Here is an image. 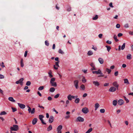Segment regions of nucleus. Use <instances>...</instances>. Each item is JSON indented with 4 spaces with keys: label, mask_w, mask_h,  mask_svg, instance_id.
Segmentation results:
<instances>
[{
    "label": "nucleus",
    "mask_w": 133,
    "mask_h": 133,
    "mask_svg": "<svg viewBox=\"0 0 133 133\" xmlns=\"http://www.w3.org/2000/svg\"><path fill=\"white\" fill-rule=\"evenodd\" d=\"M55 78H52L50 81V85L52 86L55 87H56L57 86L56 83L55 82Z\"/></svg>",
    "instance_id": "obj_1"
},
{
    "label": "nucleus",
    "mask_w": 133,
    "mask_h": 133,
    "mask_svg": "<svg viewBox=\"0 0 133 133\" xmlns=\"http://www.w3.org/2000/svg\"><path fill=\"white\" fill-rule=\"evenodd\" d=\"M10 129L11 131H17L19 129L18 126L17 125H13L12 127H10Z\"/></svg>",
    "instance_id": "obj_2"
},
{
    "label": "nucleus",
    "mask_w": 133,
    "mask_h": 133,
    "mask_svg": "<svg viewBox=\"0 0 133 133\" xmlns=\"http://www.w3.org/2000/svg\"><path fill=\"white\" fill-rule=\"evenodd\" d=\"M27 107L28 108V111L29 113H30L31 114H34L35 113V108H32L31 109V108L29 106H28Z\"/></svg>",
    "instance_id": "obj_3"
},
{
    "label": "nucleus",
    "mask_w": 133,
    "mask_h": 133,
    "mask_svg": "<svg viewBox=\"0 0 133 133\" xmlns=\"http://www.w3.org/2000/svg\"><path fill=\"white\" fill-rule=\"evenodd\" d=\"M84 119L81 116L78 117L76 119V121L77 122H84Z\"/></svg>",
    "instance_id": "obj_4"
},
{
    "label": "nucleus",
    "mask_w": 133,
    "mask_h": 133,
    "mask_svg": "<svg viewBox=\"0 0 133 133\" xmlns=\"http://www.w3.org/2000/svg\"><path fill=\"white\" fill-rule=\"evenodd\" d=\"M82 111L84 114H87L89 112L88 109L86 107L83 108L82 110Z\"/></svg>",
    "instance_id": "obj_5"
},
{
    "label": "nucleus",
    "mask_w": 133,
    "mask_h": 133,
    "mask_svg": "<svg viewBox=\"0 0 133 133\" xmlns=\"http://www.w3.org/2000/svg\"><path fill=\"white\" fill-rule=\"evenodd\" d=\"M92 73L93 74H96L98 75L100 74L102 75L103 74V73L100 70V69H99L98 71H92Z\"/></svg>",
    "instance_id": "obj_6"
},
{
    "label": "nucleus",
    "mask_w": 133,
    "mask_h": 133,
    "mask_svg": "<svg viewBox=\"0 0 133 133\" xmlns=\"http://www.w3.org/2000/svg\"><path fill=\"white\" fill-rule=\"evenodd\" d=\"M24 80L23 78H21L18 81H17L16 82V84H18L20 83L21 85H23V81Z\"/></svg>",
    "instance_id": "obj_7"
},
{
    "label": "nucleus",
    "mask_w": 133,
    "mask_h": 133,
    "mask_svg": "<svg viewBox=\"0 0 133 133\" xmlns=\"http://www.w3.org/2000/svg\"><path fill=\"white\" fill-rule=\"evenodd\" d=\"M74 84L76 88L77 89L78 88V80H75L74 82Z\"/></svg>",
    "instance_id": "obj_8"
},
{
    "label": "nucleus",
    "mask_w": 133,
    "mask_h": 133,
    "mask_svg": "<svg viewBox=\"0 0 133 133\" xmlns=\"http://www.w3.org/2000/svg\"><path fill=\"white\" fill-rule=\"evenodd\" d=\"M112 85L114 87H116L117 89H118V88L119 87V85L118 84L117 82H114L113 83Z\"/></svg>",
    "instance_id": "obj_9"
},
{
    "label": "nucleus",
    "mask_w": 133,
    "mask_h": 133,
    "mask_svg": "<svg viewBox=\"0 0 133 133\" xmlns=\"http://www.w3.org/2000/svg\"><path fill=\"white\" fill-rule=\"evenodd\" d=\"M116 90V88L114 87H110L109 89V91L110 92H114Z\"/></svg>",
    "instance_id": "obj_10"
},
{
    "label": "nucleus",
    "mask_w": 133,
    "mask_h": 133,
    "mask_svg": "<svg viewBox=\"0 0 133 133\" xmlns=\"http://www.w3.org/2000/svg\"><path fill=\"white\" fill-rule=\"evenodd\" d=\"M117 103L119 105H122L123 104L124 101L122 99H120L118 101Z\"/></svg>",
    "instance_id": "obj_11"
},
{
    "label": "nucleus",
    "mask_w": 133,
    "mask_h": 133,
    "mask_svg": "<svg viewBox=\"0 0 133 133\" xmlns=\"http://www.w3.org/2000/svg\"><path fill=\"white\" fill-rule=\"evenodd\" d=\"M54 120V117L53 116H50L49 119V122L50 123H51Z\"/></svg>",
    "instance_id": "obj_12"
},
{
    "label": "nucleus",
    "mask_w": 133,
    "mask_h": 133,
    "mask_svg": "<svg viewBox=\"0 0 133 133\" xmlns=\"http://www.w3.org/2000/svg\"><path fill=\"white\" fill-rule=\"evenodd\" d=\"M18 104L19 107L21 109H23L25 108V106L24 104L20 103H18Z\"/></svg>",
    "instance_id": "obj_13"
},
{
    "label": "nucleus",
    "mask_w": 133,
    "mask_h": 133,
    "mask_svg": "<svg viewBox=\"0 0 133 133\" xmlns=\"http://www.w3.org/2000/svg\"><path fill=\"white\" fill-rule=\"evenodd\" d=\"M98 61L101 64H102L104 62V60L102 58L99 57L98 59Z\"/></svg>",
    "instance_id": "obj_14"
},
{
    "label": "nucleus",
    "mask_w": 133,
    "mask_h": 133,
    "mask_svg": "<svg viewBox=\"0 0 133 133\" xmlns=\"http://www.w3.org/2000/svg\"><path fill=\"white\" fill-rule=\"evenodd\" d=\"M37 119L36 118H34L32 121V124L33 125L35 124L37 122Z\"/></svg>",
    "instance_id": "obj_15"
},
{
    "label": "nucleus",
    "mask_w": 133,
    "mask_h": 133,
    "mask_svg": "<svg viewBox=\"0 0 133 133\" xmlns=\"http://www.w3.org/2000/svg\"><path fill=\"white\" fill-rule=\"evenodd\" d=\"M99 106L100 105L98 103L95 104V110H97Z\"/></svg>",
    "instance_id": "obj_16"
},
{
    "label": "nucleus",
    "mask_w": 133,
    "mask_h": 133,
    "mask_svg": "<svg viewBox=\"0 0 133 133\" xmlns=\"http://www.w3.org/2000/svg\"><path fill=\"white\" fill-rule=\"evenodd\" d=\"M93 83L95 85V86H98L100 85L99 83L97 81H93Z\"/></svg>",
    "instance_id": "obj_17"
},
{
    "label": "nucleus",
    "mask_w": 133,
    "mask_h": 133,
    "mask_svg": "<svg viewBox=\"0 0 133 133\" xmlns=\"http://www.w3.org/2000/svg\"><path fill=\"white\" fill-rule=\"evenodd\" d=\"M8 99L10 101L14 102H16L15 100H14L13 98L12 97H9L8 98Z\"/></svg>",
    "instance_id": "obj_18"
},
{
    "label": "nucleus",
    "mask_w": 133,
    "mask_h": 133,
    "mask_svg": "<svg viewBox=\"0 0 133 133\" xmlns=\"http://www.w3.org/2000/svg\"><path fill=\"white\" fill-rule=\"evenodd\" d=\"M124 83L125 84H129V81L127 79H124Z\"/></svg>",
    "instance_id": "obj_19"
},
{
    "label": "nucleus",
    "mask_w": 133,
    "mask_h": 133,
    "mask_svg": "<svg viewBox=\"0 0 133 133\" xmlns=\"http://www.w3.org/2000/svg\"><path fill=\"white\" fill-rule=\"evenodd\" d=\"M52 126L51 125H49V127L47 129V130L48 131H49L51 130H52Z\"/></svg>",
    "instance_id": "obj_20"
},
{
    "label": "nucleus",
    "mask_w": 133,
    "mask_h": 133,
    "mask_svg": "<svg viewBox=\"0 0 133 133\" xmlns=\"http://www.w3.org/2000/svg\"><path fill=\"white\" fill-rule=\"evenodd\" d=\"M93 54V52H92V51L91 50H90V51H89L88 52V53H87V55L88 56H91V55H92Z\"/></svg>",
    "instance_id": "obj_21"
},
{
    "label": "nucleus",
    "mask_w": 133,
    "mask_h": 133,
    "mask_svg": "<svg viewBox=\"0 0 133 133\" xmlns=\"http://www.w3.org/2000/svg\"><path fill=\"white\" fill-rule=\"evenodd\" d=\"M117 103V101L116 100H114L112 102V104L114 106H116Z\"/></svg>",
    "instance_id": "obj_22"
},
{
    "label": "nucleus",
    "mask_w": 133,
    "mask_h": 133,
    "mask_svg": "<svg viewBox=\"0 0 133 133\" xmlns=\"http://www.w3.org/2000/svg\"><path fill=\"white\" fill-rule=\"evenodd\" d=\"M6 114L7 113L5 111H2L0 113V115L1 116L6 115Z\"/></svg>",
    "instance_id": "obj_23"
},
{
    "label": "nucleus",
    "mask_w": 133,
    "mask_h": 133,
    "mask_svg": "<svg viewBox=\"0 0 133 133\" xmlns=\"http://www.w3.org/2000/svg\"><path fill=\"white\" fill-rule=\"evenodd\" d=\"M49 74V76L50 78H51L53 77V75L52 74V72L50 70L48 73Z\"/></svg>",
    "instance_id": "obj_24"
},
{
    "label": "nucleus",
    "mask_w": 133,
    "mask_h": 133,
    "mask_svg": "<svg viewBox=\"0 0 133 133\" xmlns=\"http://www.w3.org/2000/svg\"><path fill=\"white\" fill-rule=\"evenodd\" d=\"M55 90V89L54 88L52 87L50 89L49 91L51 92H53Z\"/></svg>",
    "instance_id": "obj_25"
},
{
    "label": "nucleus",
    "mask_w": 133,
    "mask_h": 133,
    "mask_svg": "<svg viewBox=\"0 0 133 133\" xmlns=\"http://www.w3.org/2000/svg\"><path fill=\"white\" fill-rule=\"evenodd\" d=\"M79 98H77L75 99V102L76 103H78L79 102Z\"/></svg>",
    "instance_id": "obj_26"
},
{
    "label": "nucleus",
    "mask_w": 133,
    "mask_h": 133,
    "mask_svg": "<svg viewBox=\"0 0 133 133\" xmlns=\"http://www.w3.org/2000/svg\"><path fill=\"white\" fill-rule=\"evenodd\" d=\"M127 58L128 59H131V55L130 54H128L127 56Z\"/></svg>",
    "instance_id": "obj_27"
},
{
    "label": "nucleus",
    "mask_w": 133,
    "mask_h": 133,
    "mask_svg": "<svg viewBox=\"0 0 133 133\" xmlns=\"http://www.w3.org/2000/svg\"><path fill=\"white\" fill-rule=\"evenodd\" d=\"M62 125H59L58 127L57 128V130H61L62 129Z\"/></svg>",
    "instance_id": "obj_28"
},
{
    "label": "nucleus",
    "mask_w": 133,
    "mask_h": 133,
    "mask_svg": "<svg viewBox=\"0 0 133 133\" xmlns=\"http://www.w3.org/2000/svg\"><path fill=\"white\" fill-rule=\"evenodd\" d=\"M92 128H91L89 129L86 132V133H89L92 131Z\"/></svg>",
    "instance_id": "obj_29"
},
{
    "label": "nucleus",
    "mask_w": 133,
    "mask_h": 133,
    "mask_svg": "<svg viewBox=\"0 0 133 133\" xmlns=\"http://www.w3.org/2000/svg\"><path fill=\"white\" fill-rule=\"evenodd\" d=\"M39 117L40 120L41 121L43 120V118L44 117V116L42 115H39Z\"/></svg>",
    "instance_id": "obj_30"
},
{
    "label": "nucleus",
    "mask_w": 133,
    "mask_h": 133,
    "mask_svg": "<svg viewBox=\"0 0 133 133\" xmlns=\"http://www.w3.org/2000/svg\"><path fill=\"white\" fill-rule=\"evenodd\" d=\"M106 71L108 72V74H110L111 71V69L108 68L106 69Z\"/></svg>",
    "instance_id": "obj_31"
},
{
    "label": "nucleus",
    "mask_w": 133,
    "mask_h": 133,
    "mask_svg": "<svg viewBox=\"0 0 133 133\" xmlns=\"http://www.w3.org/2000/svg\"><path fill=\"white\" fill-rule=\"evenodd\" d=\"M58 52L59 54H64V52L61 49H60L58 51Z\"/></svg>",
    "instance_id": "obj_32"
},
{
    "label": "nucleus",
    "mask_w": 133,
    "mask_h": 133,
    "mask_svg": "<svg viewBox=\"0 0 133 133\" xmlns=\"http://www.w3.org/2000/svg\"><path fill=\"white\" fill-rule=\"evenodd\" d=\"M67 98L68 100H72V98H71V95L69 94L67 97Z\"/></svg>",
    "instance_id": "obj_33"
},
{
    "label": "nucleus",
    "mask_w": 133,
    "mask_h": 133,
    "mask_svg": "<svg viewBox=\"0 0 133 133\" xmlns=\"http://www.w3.org/2000/svg\"><path fill=\"white\" fill-rule=\"evenodd\" d=\"M23 59H21V66L22 67H23L24 65L23 62Z\"/></svg>",
    "instance_id": "obj_34"
},
{
    "label": "nucleus",
    "mask_w": 133,
    "mask_h": 133,
    "mask_svg": "<svg viewBox=\"0 0 133 133\" xmlns=\"http://www.w3.org/2000/svg\"><path fill=\"white\" fill-rule=\"evenodd\" d=\"M114 38L115 41L117 42L118 41V40L117 39V36L115 35H114Z\"/></svg>",
    "instance_id": "obj_35"
},
{
    "label": "nucleus",
    "mask_w": 133,
    "mask_h": 133,
    "mask_svg": "<svg viewBox=\"0 0 133 133\" xmlns=\"http://www.w3.org/2000/svg\"><path fill=\"white\" fill-rule=\"evenodd\" d=\"M125 43H124L122 45V47L121 48V49L122 50H123L125 48Z\"/></svg>",
    "instance_id": "obj_36"
},
{
    "label": "nucleus",
    "mask_w": 133,
    "mask_h": 133,
    "mask_svg": "<svg viewBox=\"0 0 133 133\" xmlns=\"http://www.w3.org/2000/svg\"><path fill=\"white\" fill-rule=\"evenodd\" d=\"M98 18V16L97 15H95V16L92 18V19L93 20H96Z\"/></svg>",
    "instance_id": "obj_37"
},
{
    "label": "nucleus",
    "mask_w": 133,
    "mask_h": 133,
    "mask_svg": "<svg viewBox=\"0 0 133 133\" xmlns=\"http://www.w3.org/2000/svg\"><path fill=\"white\" fill-rule=\"evenodd\" d=\"M81 88L83 90H84L85 88V86L83 84H82L81 86Z\"/></svg>",
    "instance_id": "obj_38"
},
{
    "label": "nucleus",
    "mask_w": 133,
    "mask_h": 133,
    "mask_svg": "<svg viewBox=\"0 0 133 133\" xmlns=\"http://www.w3.org/2000/svg\"><path fill=\"white\" fill-rule=\"evenodd\" d=\"M100 111L101 113H103L105 112V110L104 109H101L100 110Z\"/></svg>",
    "instance_id": "obj_39"
},
{
    "label": "nucleus",
    "mask_w": 133,
    "mask_h": 133,
    "mask_svg": "<svg viewBox=\"0 0 133 133\" xmlns=\"http://www.w3.org/2000/svg\"><path fill=\"white\" fill-rule=\"evenodd\" d=\"M106 47L107 48V50L108 52H109L110 49H111V48L110 46H106Z\"/></svg>",
    "instance_id": "obj_40"
},
{
    "label": "nucleus",
    "mask_w": 133,
    "mask_h": 133,
    "mask_svg": "<svg viewBox=\"0 0 133 133\" xmlns=\"http://www.w3.org/2000/svg\"><path fill=\"white\" fill-rule=\"evenodd\" d=\"M31 83L30 81H27L26 83V85L27 86H29L30 85Z\"/></svg>",
    "instance_id": "obj_41"
},
{
    "label": "nucleus",
    "mask_w": 133,
    "mask_h": 133,
    "mask_svg": "<svg viewBox=\"0 0 133 133\" xmlns=\"http://www.w3.org/2000/svg\"><path fill=\"white\" fill-rule=\"evenodd\" d=\"M82 81L84 83H85L86 82V80L84 77L82 79Z\"/></svg>",
    "instance_id": "obj_42"
},
{
    "label": "nucleus",
    "mask_w": 133,
    "mask_h": 133,
    "mask_svg": "<svg viewBox=\"0 0 133 133\" xmlns=\"http://www.w3.org/2000/svg\"><path fill=\"white\" fill-rule=\"evenodd\" d=\"M59 62V61L56 62H55V65L57 67H59V65L58 64Z\"/></svg>",
    "instance_id": "obj_43"
},
{
    "label": "nucleus",
    "mask_w": 133,
    "mask_h": 133,
    "mask_svg": "<svg viewBox=\"0 0 133 133\" xmlns=\"http://www.w3.org/2000/svg\"><path fill=\"white\" fill-rule=\"evenodd\" d=\"M44 89V87L43 86L40 87L38 88V90H41Z\"/></svg>",
    "instance_id": "obj_44"
},
{
    "label": "nucleus",
    "mask_w": 133,
    "mask_h": 133,
    "mask_svg": "<svg viewBox=\"0 0 133 133\" xmlns=\"http://www.w3.org/2000/svg\"><path fill=\"white\" fill-rule=\"evenodd\" d=\"M45 45L47 46H48L49 45V43L48 41H46L45 42Z\"/></svg>",
    "instance_id": "obj_45"
},
{
    "label": "nucleus",
    "mask_w": 133,
    "mask_h": 133,
    "mask_svg": "<svg viewBox=\"0 0 133 133\" xmlns=\"http://www.w3.org/2000/svg\"><path fill=\"white\" fill-rule=\"evenodd\" d=\"M124 98L125 100L126 101L127 103H128L129 102V101L128 100V99L126 98L125 96H124Z\"/></svg>",
    "instance_id": "obj_46"
},
{
    "label": "nucleus",
    "mask_w": 133,
    "mask_h": 133,
    "mask_svg": "<svg viewBox=\"0 0 133 133\" xmlns=\"http://www.w3.org/2000/svg\"><path fill=\"white\" fill-rule=\"evenodd\" d=\"M59 94H57L56 95H55L54 96V98H58L59 96Z\"/></svg>",
    "instance_id": "obj_47"
},
{
    "label": "nucleus",
    "mask_w": 133,
    "mask_h": 133,
    "mask_svg": "<svg viewBox=\"0 0 133 133\" xmlns=\"http://www.w3.org/2000/svg\"><path fill=\"white\" fill-rule=\"evenodd\" d=\"M12 111L13 112H14L17 110V109L16 108L12 107Z\"/></svg>",
    "instance_id": "obj_48"
},
{
    "label": "nucleus",
    "mask_w": 133,
    "mask_h": 133,
    "mask_svg": "<svg viewBox=\"0 0 133 133\" xmlns=\"http://www.w3.org/2000/svg\"><path fill=\"white\" fill-rule=\"evenodd\" d=\"M92 46H93V47L92 48V49H94L95 51H96L97 50V49L96 47H94V45H92Z\"/></svg>",
    "instance_id": "obj_49"
},
{
    "label": "nucleus",
    "mask_w": 133,
    "mask_h": 133,
    "mask_svg": "<svg viewBox=\"0 0 133 133\" xmlns=\"http://www.w3.org/2000/svg\"><path fill=\"white\" fill-rule=\"evenodd\" d=\"M118 71H116L114 73V75L115 76H116L118 75Z\"/></svg>",
    "instance_id": "obj_50"
},
{
    "label": "nucleus",
    "mask_w": 133,
    "mask_h": 133,
    "mask_svg": "<svg viewBox=\"0 0 133 133\" xmlns=\"http://www.w3.org/2000/svg\"><path fill=\"white\" fill-rule=\"evenodd\" d=\"M78 96H73L71 95V98H72V99H75V98H76Z\"/></svg>",
    "instance_id": "obj_51"
},
{
    "label": "nucleus",
    "mask_w": 133,
    "mask_h": 133,
    "mask_svg": "<svg viewBox=\"0 0 133 133\" xmlns=\"http://www.w3.org/2000/svg\"><path fill=\"white\" fill-rule=\"evenodd\" d=\"M52 110L53 111L55 112L56 114H58V112L54 108H53L52 109Z\"/></svg>",
    "instance_id": "obj_52"
},
{
    "label": "nucleus",
    "mask_w": 133,
    "mask_h": 133,
    "mask_svg": "<svg viewBox=\"0 0 133 133\" xmlns=\"http://www.w3.org/2000/svg\"><path fill=\"white\" fill-rule=\"evenodd\" d=\"M106 43L108 44H111L112 42L108 40L106 41Z\"/></svg>",
    "instance_id": "obj_53"
},
{
    "label": "nucleus",
    "mask_w": 133,
    "mask_h": 133,
    "mask_svg": "<svg viewBox=\"0 0 133 133\" xmlns=\"http://www.w3.org/2000/svg\"><path fill=\"white\" fill-rule=\"evenodd\" d=\"M120 27V25L119 24H117V25H116V27L117 28H119Z\"/></svg>",
    "instance_id": "obj_54"
},
{
    "label": "nucleus",
    "mask_w": 133,
    "mask_h": 133,
    "mask_svg": "<svg viewBox=\"0 0 133 133\" xmlns=\"http://www.w3.org/2000/svg\"><path fill=\"white\" fill-rule=\"evenodd\" d=\"M102 36L103 35L102 34H100L98 35V37L100 38H102Z\"/></svg>",
    "instance_id": "obj_55"
},
{
    "label": "nucleus",
    "mask_w": 133,
    "mask_h": 133,
    "mask_svg": "<svg viewBox=\"0 0 133 133\" xmlns=\"http://www.w3.org/2000/svg\"><path fill=\"white\" fill-rule=\"evenodd\" d=\"M70 117V115H68V116H66L65 117V118L66 119H68Z\"/></svg>",
    "instance_id": "obj_56"
},
{
    "label": "nucleus",
    "mask_w": 133,
    "mask_h": 133,
    "mask_svg": "<svg viewBox=\"0 0 133 133\" xmlns=\"http://www.w3.org/2000/svg\"><path fill=\"white\" fill-rule=\"evenodd\" d=\"M109 5L110 7L111 8H113L114 7L112 5V2H111L109 4Z\"/></svg>",
    "instance_id": "obj_57"
},
{
    "label": "nucleus",
    "mask_w": 133,
    "mask_h": 133,
    "mask_svg": "<svg viewBox=\"0 0 133 133\" xmlns=\"http://www.w3.org/2000/svg\"><path fill=\"white\" fill-rule=\"evenodd\" d=\"M90 65L92 67L95 66L94 64L93 63H91L90 64Z\"/></svg>",
    "instance_id": "obj_58"
},
{
    "label": "nucleus",
    "mask_w": 133,
    "mask_h": 133,
    "mask_svg": "<svg viewBox=\"0 0 133 133\" xmlns=\"http://www.w3.org/2000/svg\"><path fill=\"white\" fill-rule=\"evenodd\" d=\"M48 99L49 101H51L52 100V98L51 97L49 96L48 97Z\"/></svg>",
    "instance_id": "obj_59"
},
{
    "label": "nucleus",
    "mask_w": 133,
    "mask_h": 133,
    "mask_svg": "<svg viewBox=\"0 0 133 133\" xmlns=\"http://www.w3.org/2000/svg\"><path fill=\"white\" fill-rule=\"evenodd\" d=\"M123 35V34L122 33H119L118 34V36L119 37H121Z\"/></svg>",
    "instance_id": "obj_60"
},
{
    "label": "nucleus",
    "mask_w": 133,
    "mask_h": 133,
    "mask_svg": "<svg viewBox=\"0 0 133 133\" xmlns=\"http://www.w3.org/2000/svg\"><path fill=\"white\" fill-rule=\"evenodd\" d=\"M4 78V76L0 74V78L3 79Z\"/></svg>",
    "instance_id": "obj_61"
},
{
    "label": "nucleus",
    "mask_w": 133,
    "mask_h": 133,
    "mask_svg": "<svg viewBox=\"0 0 133 133\" xmlns=\"http://www.w3.org/2000/svg\"><path fill=\"white\" fill-rule=\"evenodd\" d=\"M27 53H28V52H27V51H26L25 52L24 54V56L25 57H26V56L27 54Z\"/></svg>",
    "instance_id": "obj_62"
},
{
    "label": "nucleus",
    "mask_w": 133,
    "mask_h": 133,
    "mask_svg": "<svg viewBox=\"0 0 133 133\" xmlns=\"http://www.w3.org/2000/svg\"><path fill=\"white\" fill-rule=\"evenodd\" d=\"M129 27L128 24L127 23L126 24L124 25V27L126 28H128Z\"/></svg>",
    "instance_id": "obj_63"
},
{
    "label": "nucleus",
    "mask_w": 133,
    "mask_h": 133,
    "mask_svg": "<svg viewBox=\"0 0 133 133\" xmlns=\"http://www.w3.org/2000/svg\"><path fill=\"white\" fill-rule=\"evenodd\" d=\"M109 85V83H105L104 84V87H106L108 86Z\"/></svg>",
    "instance_id": "obj_64"
}]
</instances>
